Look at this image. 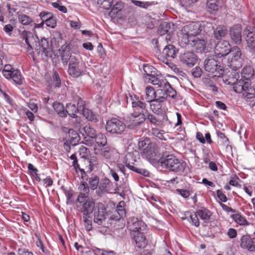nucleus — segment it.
Masks as SVG:
<instances>
[{"label": "nucleus", "mask_w": 255, "mask_h": 255, "mask_svg": "<svg viewBox=\"0 0 255 255\" xmlns=\"http://www.w3.org/2000/svg\"><path fill=\"white\" fill-rule=\"evenodd\" d=\"M11 77L9 79H12L15 83L17 85H21L22 83V79L20 72L16 69L13 71L12 74H11Z\"/></svg>", "instance_id": "43"}, {"label": "nucleus", "mask_w": 255, "mask_h": 255, "mask_svg": "<svg viewBox=\"0 0 255 255\" xmlns=\"http://www.w3.org/2000/svg\"><path fill=\"white\" fill-rule=\"evenodd\" d=\"M86 180L88 182L89 187L92 190L97 188L99 184V177L96 175H92Z\"/></svg>", "instance_id": "38"}, {"label": "nucleus", "mask_w": 255, "mask_h": 255, "mask_svg": "<svg viewBox=\"0 0 255 255\" xmlns=\"http://www.w3.org/2000/svg\"><path fill=\"white\" fill-rule=\"evenodd\" d=\"M96 251L97 253H99L101 255H113V254H116V253L112 250L97 249Z\"/></svg>", "instance_id": "60"}, {"label": "nucleus", "mask_w": 255, "mask_h": 255, "mask_svg": "<svg viewBox=\"0 0 255 255\" xmlns=\"http://www.w3.org/2000/svg\"><path fill=\"white\" fill-rule=\"evenodd\" d=\"M206 38L202 35L196 36L189 40L186 48H193L198 52H204L206 48L205 40Z\"/></svg>", "instance_id": "13"}, {"label": "nucleus", "mask_w": 255, "mask_h": 255, "mask_svg": "<svg viewBox=\"0 0 255 255\" xmlns=\"http://www.w3.org/2000/svg\"><path fill=\"white\" fill-rule=\"evenodd\" d=\"M96 144L95 147H103L107 142V139L106 135L104 133H98L95 137Z\"/></svg>", "instance_id": "39"}, {"label": "nucleus", "mask_w": 255, "mask_h": 255, "mask_svg": "<svg viewBox=\"0 0 255 255\" xmlns=\"http://www.w3.org/2000/svg\"><path fill=\"white\" fill-rule=\"evenodd\" d=\"M192 74L195 78L200 77L202 75V70L199 67L197 66L192 69Z\"/></svg>", "instance_id": "61"}, {"label": "nucleus", "mask_w": 255, "mask_h": 255, "mask_svg": "<svg viewBox=\"0 0 255 255\" xmlns=\"http://www.w3.org/2000/svg\"><path fill=\"white\" fill-rule=\"evenodd\" d=\"M53 108L59 116L61 117L66 116V113L64 110V106L61 103L54 102L53 104Z\"/></svg>", "instance_id": "41"}, {"label": "nucleus", "mask_w": 255, "mask_h": 255, "mask_svg": "<svg viewBox=\"0 0 255 255\" xmlns=\"http://www.w3.org/2000/svg\"><path fill=\"white\" fill-rule=\"evenodd\" d=\"M51 5L55 8L58 9L59 11L63 13L67 12V8L65 6L61 5L60 0H57L56 2L51 3Z\"/></svg>", "instance_id": "56"}, {"label": "nucleus", "mask_w": 255, "mask_h": 255, "mask_svg": "<svg viewBox=\"0 0 255 255\" xmlns=\"http://www.w3.org/2000/svg\"><path fill=\"white\" fill-rule=\"evenodd\" d=\"M18 19L19 22L24 25H27L32 22V19L31 17L24 14H19Z\"/></svg>", "instance_id": "45"}, {"label": "nucleus", "mask_w": 255, "mask_h": 255, "mask_svg": "<svg viewBox=\"0 0 255 255\" xmlns=\"http://www.w3.org/2000/svg\"><path fill=\"white\" fill-rule=\"evenodd\" d=\"M84 130L87 136L95 137L96 135L95 129L90 126H87L84 128Z\"/></svg>", "instance_id": "54"}, {"label": "nucleus", "mask_w": 255, "mask_h": 255, "mask_svg": "<svg viewBox=\"0 0 255 255\" xmlns=\"http://www.w3.org/2000/svg\"><path fill=\"white\" fill-rule=\"evenodd\" d=\"M205 70L214 74L213 76L220 77L223 75L224 70L219 65V62L213 58L206 59L204 62Z\"/></svg>", "instance_id": "10"}, {"label": "nucleus", "mask_w": 255, "mask_h": 255, "mask_svg": "<svg viewBox=\"0 0 255 255\" xmlns=\"http://www.w3.org/2000/svg\"><path fill=\"white\" fill-rule=\"evenodd\" d=\"M98 3L101 5V6L105 9H109L111 7L112 4L114 2L113 0H98Z\"/></svg>", "instance_id": "51"}, {"label": "nucleus", "mask_w": 255, "mask_h": 255, "mask_svg": "<svg viewBox=\"0 0 255 255\" xmlns=\"http://www.w3.org/2000/svg\"><path fill=\"white\" fill-rule=\"evenodd\" d=\"M15 70L13 69L11 65L5 64L2 70L3 76L6 79H9L11 77V74H12L13 71Z\"/></svg>", "instance_id": "46"}, {"label": "nucleus", "mask_w": 255, "mask_h": 255, "mask_svg": "<svg viewBox=\"0 0 255 255\" xmlns=\"http://www.w3.org/2000/svg\"><path fill=\"white\" fill-rule=\"evenodd\" d=\"M180 60L183 64L192 67L196 64L197 59L194 52L188 51L180 54Z\"/></svg>", "instance_id": "18"}, {"label": "nucleus", "mask_w": 255, "mask_h": 255, "mask_svg": "<svg viewBox=\"0 0 255 255\" xmlns=\"http://www.w3.org/2000/svg\"><path fill=\"white\" fill-rule=\"evenodd\" d=\"M230 56L228 59V66L234 70L240 69L243 62V58L240 48L238 46H234L232 48Z\"/></svg>", "instance_id": "7"}, {"label": "nucleus", "mask_w": 255, "mask_h": 255, "mask_svg": "<svg viewBox=\"0 0 255 255\" xmlns=\"http://www.w3.org/2000/svg\"><path fill=\"white\" fill-rule=\"evenodd\" d=\"M162 91L157 90L155 91L153 87L151 86H147L144 91V94L142 96V98L146 102H150L155 100L158 96H161L163 94Z\"/></svg>", "instance_id": "17"}, {"label": "nucleus", "mask_w": 255, "mask_h": 255, "mask_svg": "<svg viewBox=\"0 0 255 255\" xmlns=\"http://www.w3.org/2000/svg\"><path fill=\"white\" fill-rule=\"evenodd\" d=\"M128 225L129 230L131 231V233L144 231L146 228V226L143 222L139 220L135 217L129 218Z\"/></svg>", "instance_id": "14"}, {"label": "nucleus", "mask_w": 255, "mask_h": 255, "mask_svg": "<svg viewBox=\"0 0 255 255\" xmlns=\"http://www.w3.org/2000/svg\"><path fill=\"white\" fill-rule=\"evenodd\" d=\"M95 141V137L86 136L84 138V141L83 143L88 146H92Z\"/></svg>", "instance_id": "62"}, {"label": "nucleus", "mask_w": 255, "mask_h": 255, "mask_svg": "<svg viewBox=\"0 0 255 255\" xmlns=\"http://www.w3.org/2000/svg\"><path fill=\"white\" fill-rule=\"evenodd\" d=\"M76 107L74 104H68L66 105V114H68L70 117L76 118L77 113H81V107L83 106V101L79 99Z\"/></svg>", "instance_id": "21"}, {"label": "nucleus", "mask_w": 255, "mask_h": 255, "mask_svg": "<svg viewBox=\"0 0 255 255\" xmlns=\"http://www.w3.org/2000/svg\"><path fill=\"white\" fill-rule=\"evenodd\" d=\"M233 217L234 221L240 225L244 226L249 225L248 221L240 214H235L233 216Z\"/></svg>", "instance_id": "48"}, {"label": "nucleus", "mask_w": 255, "mask_h": 255, "mask_svg": "<svg viewBox=\"0 0 255 255\" xmlns=\"http://www.w3.org/2000/svg\"><path fill=\"white\" fill-rule=\"evenodd\" d=\"M138 146L143 158L154 166L159 164L162 158L160 157V153L155 143L151 142L150 139L146 137L138 142Z\"/></svg>", "instance_id": "3"}, {"label": "nucleus", "mask_w": 255, "mask_h": 255, "mask_svg": "<svg viewBox=\"0 0 255 255\" xmlns=\"http://www.w3.org/2000/svg\"><path fill=\"white\" fill-rule=\"evenodd\" d=\"M110 183V181L109 179L106 178L102 179L100 182L99 181L98 185L99 190L101 192L107 191L109 187Z\"/></svg>", "instance_id": "47"}, {"label": "nucleus", "mask_w": 255, "mask_h": 255, "mask_svg": "<svg viewBox=\"0 0 255 255\" xmlns=\"http://www.w3.org/2000/svg\"><path fill=\"white\" fill-rule=\"evenodd\" d=\"M169 27L166 22H162L159 26L158 30V33L160 35H163L167 33L168 31Z\"/></svg>", "instance_id": "53"}, {"label": "nucleus", "mask_w": 255, "mask_h": 255, "mask_svg": "<svg viewBox=\"0 0 255 255\" xmlns=\"http://www.w3.org/2000/svg\"><path fill=\"white\" fill-rule=\"evenodd\" d=\"M70 24L72 28L75 29H79L81 26V22L79 20L77 21L71 20L70 21Z\"/></svg>", "instance_id": "64"}, {"label": "nucleus", "mask_w": 255, "mask_h": 255, "mask_svg": "<svg viewBox=\"0 0 255 255\" xmlns=\"http://www.w3.org/2000/svg\"><path fill=\"white\" fill-rule=\"evenodd\" d=\"M201 25V32L200 33V35H202L205 37V35L207 34L209 32L211 31L213 29V24L207 21H202L200 22Z\"/></svg>", "instance_id": "36"}, {"label": "nucleus", "mask_w": 255, "mask_h": 255, "mask_svg": "<svg viewBox=\"0 0 255 255\" xmlns=\"http://www.w3.org/2000/svg\"><path fill=\"white\" fill-rule=\"evenodd\" d=\"M123 3L121 1H117L113 5L109 14L113 18L120 17V12L123 8Z\"/></svg>", "instance_id": "30"}, {"label": "nucleus", "mask_w": 255, "mask_h": 255, "mask_svg": "<svg viewBox=\"0 0 255 255\" xmlns=\"http://www.w3.org/2000/svg\"><path fill=\"white\" fill-rule=\"evenodd\" d=\"M62 52L61 56L62 58V61L64 65H67L68 61H70L71 57H75L71 55L69 51V46L68 45L63 46L62 47Z\"/></svg>", "instance_id": "31"}, {"label": "nucleus", "mask_w": 255, "mask_h": 255, "mask_svg": "<svg viewBox=\"0 0 255 255\" xmlns=\"http://www.w3.org/2000/svg\"><path fill=\"white\" fill-rule=\"evenodd\" d=\"M240 76L237 70L232 69L228 78L224 77V82L228 85H233L234 91L238 93H242L244 98L248 100L255 97V88L251 86L250 82H244L241 80Z\"/></svg>", "instance_id": "2"}, {"label": "nucleus", "mask_w": 255, "mask_h": 255, "mask_svg": "<svg viewBox=\"0 0 255 255\" xmlns=\"http://www.w3.org/2000/svg\"><path fill=\"white\" fill-rule=\"evenodd\" d=\"M227 31L226 26L224 25H218L214 30V37L217 39H220L226 35Z\"/></svg>", "instance_id": "33"}, {"label": "nucleus", "mask_w": 255, "mask_h": 255, "mask_svg": "<svg viewBox=\"0 0 255 255\" xmlns=\"http://www.w3.org/2000/svg\"><path fill=\"white\" fill-rule=\"evenodd\" d=\"M94 152L95 154L101 155L107 159H110L113 153V150L108 147H94Z\"/></svg>", "instance_id": "25"}, {"label": "nucleus", "mask_w": 255, "mask_h": 255, "mask_svg": "<svg viewBox=\"0 0 255 255\" xmlns=\"http://www.w3.org/2000/svg\"><path fill=\"white\" fill-rule=\"evenodd\" d=\"M131 235L138 248H144L145 247L147 243L143 231L131 233Z\"/></svg>", "instance_id": "23"}, {"label": "nucleus", "mask_w": 255, "mask_h": 255, "mask_svg": "<svg viewBox=\"0 0 255 255\" xmlns=\"http://www.w3.org/2000/svg\"><path fill=\"white\" fill-rule=\"evenodd\" d=\"M196 213L200 219L205 223L209 222L212 215V212L210 210L204 207H201L199 209L196 211Z\"/></svg>", "instance_id": "29"}, {"label": "nucleus", "mask_w": 255, "mask_h": 255, "mask_svg": "<svg viewBox=\"0 0 255 255\" xmlns=\"http://www.w3.org/2000/svg\"><path fill=\"white\" fill-rule=\"evenodd\" d=\"M200 22H192L185 25L178 33V43L182 47H186L190 40L200 35Z\"/></svg>", "instance_id": "4"}, {"label": "nucleus", "mask_w": 255, "mask_h": 255, "mask_svg": "<svg viewBox=\"0 0 255 255\" xmlns=\"http://www.w3.org/2000/svg\"><path fill=\"white\" fill-rule=\"evenodd\" d=\"M68 72L74 78L79 77L84 71L80 67L79 62L76 57H71L69 64Z\"/></svg>", "instance_id": "15"}, {"label": "nucleus", "mask_w": 255, "mask_h": 255, "mask_svg": "<svg viewBox=\"0 0 255 255\" xmlns=\"http://www.w3.org/2000/svg\"><path fill=\"white\" fill-rule=\"evenodd\" d=\"M160 165L170 171L182 172L185 168L186 163L172 155H168L160 161Z\"/></svg>", "instance_id": "6"}, {"label": "nucleus", "mask_w": 255, "mask_h": 255, "mask_svg": "<svg viewBox=\"0 0 255 255\" xmlns=\"http://www.w3.org/2000/svg\"><path fill=\"white\" fill-rule=\"evenodd\" d=\"M176 53L175 47L172 45H168L163 49L161 56L167 60H170L174 58Z\"/></svg>", "instance_id": "28"}, {"label": "nucleus", "mask_w": 255, "mask_h": 255, "mask_svg": "<svg viewBox=\"0 0 255 255\" xmlns=\"http://www.w3.org/2000/svg\"><path fill=\"white\" fill-rule=\"evenodd\" d=\"M218 137L222 144L228 148L229 145V140L228 138L222 132H220L218 134Z\"/></svg>", "instance_id": "57"}, {"label": "nucleus", "mask_w": 255, "mask_h": 255, "mask_svg": "<svg viewBox=\"0 0 255 255\" xmlns=\"http://www.w3.org/2000/svg\"><path fill=\"white\" fill-rule=\"evenodd\" d=\"M222 0H208L207 2V7L208 11L210 12L214 11H217L221 6Z\"/></svg>", "instance_id": "34"}, {"label": "nucleus", "mask_w": 255, "mask_h": 255, "mask_svg": "<svg viewBox=\"0 0 255 255\" xmlns=\"http://www.w3.org/2000/svg\"><path fill=\"white\" fill-rule=\"evenodd\" d=\"M242 28L240 24H236L231 27L230 35L231 40L236 44H240L242 42Z\"/></svg>", "instance_id": "16"}, {"label": "nucleus", "mask_w": 255, "mask_h": 255, "mask_svg": "<svg viewBox=\"0 0 255 255\" xmlns=\"http://www.w3.org/2000/svg\"><path fill=\"white\" fill-rule=\"evenodd\" d=\"M237 231L233 228H230L227 233L228 236L231 239L235 238L237 237Z\"/></svg>", "instance_id": "63"}, {"label": "nucleus", "mask_w": 255, "mask_h": 255, "mask_svg": "<svg viewBox=\"0 0 255 255\" xmlns=\"http://www.w3.org/2000/svg\"><path fill=\"white\" fill-rule=\"evenodd\" d=\"M46 26L54 28L56 26V21L55 18L52 16L47 21L45 22Z\"/></svg>", "instance_id": "59"}, {"label": "nucleus", "mask_w": 255, "mask_h": 255, "mask_svg": "<svg viewBox=\"0 0 255 255\" xmlns=\"http://www.w3.org/2000/svg\"><path fill=\"white\" fill-rule=\"evenodd\" d=\"M79 153L81 158L86 159L89 155L90 151L86 146L81 145L79 148Z\"/></svg>", "instance_id": "52"}, {"label": "nucleus", "mask_w": 255, "mask_h": 255, "mask_svg": "<svg viewBox=\"0 0 255 255\" xmlns=\"http://www.w3.org/2000/svg\"><path fill=\"white\" fill-rule=\"evenodd\" d=\"M168 95H163L158 96L155 100L149 102L150 108L151 110L154 113H159L162 108V103L165 102Z\"/></svg>", "instance_id": "20"}, {"label": "nucleus", "mask_w": 255, "mask_h": 255, "mask_svg": "<svg viewBox=\"0 0 255 255\" xmlns=\"http://www.w3.org/2000/svg\"><path fill=\"white\" fill-rule=\"evenodd\" d=\"M126 128V125L117 118H112L107 121L106 129L112 134H121Z\"/></svg>", "instance_id": "9"}, {"label": "nucleus", "mask_w": 255, "mask_h": 255, "mask_svg": "<svg viewBox=\"0 0 255 255\" xmlns=\"http://www.w3.org/2000/svg\"><path fill=\"white\" fill-rule=\"evenodd\" d=\"M255 71L253 67L251 66H245L242 71L240 76L241 80L244 82L250 80L254 76Z\"/></svg>", "instance_id": "27"}, {"label": "nucleus", "mask_w": 255, "mask_h": 255, "mask_svg": "<svg viewBox=\"0 0 255 255\" xmlns=\"http://www.w3.org/2000/svg\"><path fill=\"white\" fill-rule=\"evenodd\" d=\"M185 215H189L190 218L188 220L190 223H192L193 225H194L196 227H198L200 226V222L198 217V215L196 212L193 213H190L189 212H187Z\"/></svg>", "instance_id": "42"}, {"label": "nucleus", "mask_w": 255, "mask_h": 255, "mask_svg": "<svg viewBox=\"0 0 255 255\" xmlns=\"http://www.w3.org/2000/svg\"><path fill=\"white\" fill-rule=\"evenodd\" d=\"M241 247L251 252L255 251V238H252L248 236L242 237L241 240Z\"/></svg>", "instance_id": "22"}, {"label": "nucleus", "mask_w": 255, "mask_h": 255, "mask_svg": "<svg viewBox=\"0 0 255 255\" xmlns=\"http://www.w3.org/2000/svg\"><path fill=\"white\" fill-rule=\"evenodd\" d=\"M82 220L84 226L87 231H90L92 229V218L91 215H83Z\"/></svg>", "instance_id": "44"}, {"label": "nucleus", "mask_w": 255, "mask_h": 255, "mask_svg": "<svg viewBox=\"0 0 255 255\" xmlns=\"http://www.w3.org/2000/svg\"><path fill=\"white\" fill-rule=\"evenodd\" d=\"M77 207L83 215H91L95 210V202L92 198H84L81 195L77 199Z\"/></svg>", "instance_id": "8"}, {"label": "nucleus", "mask_w": 255, "mask_h": 255, "mask_svg": "<svg viewBox=\"0 0 255 255\" xmlns=\"http://www.w3.org/2000/svg\"><path fill=\"white\" fill-rule=\"evenodd\" d=\"M146 120L147 122H149L150 124L155 126H158L160 125V121L158 120L155 116L153 114L148 113L146 115Z\"/></svg>", "instance_id": "49"}, {"label": "nucleus", "mask_w": 255, "mask_h": 255, "mask_svg": "<svg viewBox=\"0 0 255 255\" xmlns=\"http://www.w3.org/2000/svg\"><path fill=\"white\" fill-rule=\"evenodd\" d=\"M147 83L157 86L160 88L158 90L162 91L164 95H168L169 97L175 98L176 96V91L171 87V85L161 74H156L149 80Z\"/></svg>", "instance_id": "5"}, {"label": "nucleus", "mask_w": 255, "mask_h": 255, "mask_svg": "<svg viewBox=\"0 0 255 255\" xmlns=\"http://www.w3.org/2000/svg\"><path fill=\"white\" fill-rule=\"evenodd\" d=\"M35 51L39 59H44L51 56V49L46 39L42 38L38 42Z\"/></svg>", "instance_id": "11"}, {"label": "nucleus", "mask_w": 255, "mask_h": 255, "mask_svg": "<svg viewBox=\"0 0 255 255\" xmlns=\"http://www.w3.org/2000/svg\"><path fill=\"white\" fill-rule=\"evenodd\" d=\"M126 164V166L130 169L135 171L139 173V172L137 170H135V167L132 165L134 162L136 161V157H133V153L129 152L125 156Z\"/></svg>", "instance_id": "35"}, {"label": "nucleus", "mask_w": 255, "mask_h": 255, "mask_svg": "<svg viewBox=\"0 0 255 255\" xmlns=\"http://www.w3.org/2000/svg\"><path fill=\"white\" fill-rule=\"evenodd\" d=\"M151 132L152 135L158 138L159 139H162L164 138V131L162 130H160L157 128H152Z\"/></svg>", "instance_id": "55"}, {"label": "nucleus", "mask_w": 255, "mask_h": 255, "mask_svg": "<svg viewBox=\"0 0 255 255\" xmlns=\"http://www.w3.org/2000/svg\"><path fill=\"white\" fill-rule=\"evenodd\" d=\"M105 220L104 212L103 209L96 208L94 212V222L97 224L101 225Z\"/></svg>", "instance_id": "37"}, {"label": "nucleus", "mask_w": 255, "mask_h": 255, "mask_svg": "<svg viewBox=\"0 0 255 255\" xmlns=\"http://www.w3.org/2000/svg\"><path fill=\"white\" fill-rule=\"evenodd\" d=\"M79 189L80 191V193L78 196H80L81 195L83 197H84V198H89L88 195L90 191V187L87 182H82L79 185Z\"/></svg>", "instance_id": "40"}, {"label": "nucleus", "mask_w": 255, "mask_h": 255, "mask_svg": "<svg viewBox=\"0 0 255 255\" xmlns=\"http://www.w3.org/2000/svg\"><path fill=\"white\" fill-rule=\"evenodd\" d=\"M127 102H131L133 108V113L128 117L126 120L127 126L130 129H133L146 120L144 114V112H147L146 104L139 101V97L130 95L127 97Z\"/></svg>", "instance_id": "1"}, {"label": "nucleus", "mask_w": 255, "mask_h": 255, "mask_svg": "<svg viewBox=\"0 0 255 255\" xmlns=\"http://www.w3.org/2000/svg\"><path fill=\"white\" fill-rule=\"evenodd\" d=\"M143 79L145 82L149 81L150 79L156 74V69L151 65L148 64L143 65Z\"/></svg>", "instance_id": "24"}, {"label": "nucleus", "mask_w": 255, "mask_h": 255, "mask_svg": "<svg viewBox=\"0 0 255 255\" xmlns=\"http://www.w3.org/2000/svg\"><path fill=\"white\" fill-rule=\"evenodd\" d=\"M39 16L42 21L45 22L47 20H48L52 16V14L50 12L42 11L39 14Z\"/></svg>", "instance_id": "58"}, {"label": "nucleus", "mask_w": 255, "mask_h": 255, "mask_svg": "<svg viewBox=\"0 0 255 255\" xmlns=\"http://www.w3.org/2000/svg\"><path fill=\"white\" fill-rule=\"evenodd\" d=\"M125 205V202L121 201L117 206V212L119 216L122 218L124 217L126 215Z\"/></svg>", "instance_id": "50"}, {"label": "nucleus", "mask_w": 255, "mask_h": 255, "mask_svg": "<svg viewBox=\"0 0 255 255\" xmlns=\"http://www.w3.org/2000/svg\"><path fill=\"white\" fill-rule=\"evenodd\" d=\"M246 40L249 47H255V27L248 26L244 30Z\"/></svg>", "instance_id": "19"}, {"label": "nucleus", "mask_w": 255, "mask_h": 255, "mask_svg": "<svg viewBox=\"0 0 255 255\" xmlns=\"http://www.w3.org/2000/svg\"><path fill=\"white\" fill-rule=\"evenodd\" d=\"M81 113L86 119L89 121L96 122L97 116L93 113V112L90 109L85 107L84 102L83 101V106L81 107Z\"/></svg>", "instance_id": "32"}, {"label": "nucleus", "mask_w": 255, "mask_h": 255, "mask_svg": "<svg viewBox=\"0 0 255 255\" xmlns=\"http://www.w3.org/2000/svg\"><path fill=\"white\" fill-rule=\"evenodd\" d=\"M65 140L72 145L75 146L80 141V137L77 131L70 129L69 130L68 134L65 138Z\"/></svg>", "instance_id": "26"}, {"label": "nucleus", "mask_w": 255, "mask_h": 255, "mask_svg": "<svg viewBox=\"0 0 255 255\" xmlns=\"http://www.w3.org/2000/svg\"><path fill=\"white\" fill-rule=\"evenodd\" d=\"M232 50L230 43L226 40L219 41L214 48L216 57L221 58L227 56Z\"/></svg>", "instance_id": "12"}]
</instances>
